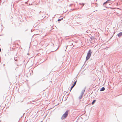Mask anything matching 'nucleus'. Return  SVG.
<instances>
[{
  "label": "nucleus",
  "instance_id": "f257e3e1",
  "mask_svg": "<svg viewBox=\"0 0 122 122\" xmlns=\"http://www.w3.org/2000/svg\"><path fill=\"white\" fill-rule=\"evenodd\" d=\"M92 52L91 50H90L87 53V54L86 57V60H87L90 57Z\"/></svg>",
  "mask_w": 122,
  "mask_h": 122
},
{
  "label": "nucleus",
  "instance_id": "f03ea898",
  "mask_svg": "<svg viewBox=\"0 0 122 122\" xmlns=\"http://www.w3.org/2000/svg\"><path fill=\"white\" fill-rule=\"evenodd\" d=\"M68 113V111H66L65 112L64 114L61 117V119H63L66 118L67 117Z\"/></svg>",
  "mask_w": 122,
  "mask_h": 122
},
{
  "label": "nucleus",
  "instance_id": "7ed1b4c3",
  "mask_svg": "<svg viewBox=\"0 0 122 122\" xmlns=\"http://www.w3.org/2000/svg\"><path fill=\"white\" fill-rule=\"evenodd\" d=\"M76 81H75L73 85L71 87V88L70 91L74 87V86H75L76 85Z\"/></svg>",
  "mask_w": 122,
  "mask_h": 122
},
{
  "label": "nucleus",
  "instance_id": "20e7f679",
  "mask_svg": "<svg viewBox=\"0 0 122 122\" xmlns=\"http://www.w3.org/2000/svg\"><path fill=\"white\" fill-rule=\"evenodd\" d=\"M117 35L119 37L122 35V32H120Z\"/></svg>",
  "mask_w": 122,
  "mask_h": 122
},
{
  "label": "nucleus",
  "instance_id": "39448f33",
  "mask_svg": "<svg viewBox=\"0 0 122 122\" xmlns=\"http://www.w3.org/2000/svg\"><path fill=\"white\" fill-rule=\"evenodd\" d=\"M105 90V88L104 87H102V88H101V89L100 90L101 91H102L104 90Z\"/></svg>",
  "mask_w": 122,
  "mask_h": 122
},
{
  "label": "nucleus",
  "instance_id": "423d86ee",
  "mask_svg": "<svg viewBox=\"0 0 122 122\" xmlns=\"http://www.w3.org/2000/svg\"><path fill=\"white\" fill-rule=\"evenodd\" d=\"M96 101V100H94L92 103V105H93L94 104Z\"/></svg>",
  "mask_w": 122,
  "mask_h": 122
},
{
  "label": "nucleus",
  "instance_id": "0eeeda50",
  "mask_svg": "<svg viewBox=\"0 0 122 122\" xmlns=\"http://www.w3.org/2000/svg\"><path fill=\"white\" fill-rule=\"evenodd\" d=\"M107 1L106 2H105L104 4H103V5H104L105 4H106V3H107V1Z\"/></svg>",
  "mask_w": 122,
  "mask_h": 122
},
{
  "label": "nucleus",
  "instance_id": "6e6552de",
  "mask_svg": "<svg viewBox=\"0 0 122 122\" xmlns=\"http://www.w3.org/2000/svg\"><path fill=\"white\" fill-rule=\"evenodd\" d=\"M61 19H59L58 20V21H60L61 20Z\"/></svg>",
  "mask_w": 122,
  "mask_h": 122
},
{
  "label": "nucleus",
  "instance_id": "1a4fd4ad",
  "mask_svg": "<svg viewBox=\"0 0 122 122\" xmlns=\"http://www.w3.org/2000/svg\"><path fill=\"white\" fill-rule=\"evenodd\" d=\"M1 51V49H0V51Z\"/></svg>",
  "mask_w": 122,
  "mask_h": 122
}]
</instances>
